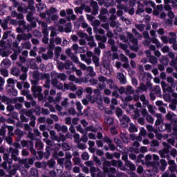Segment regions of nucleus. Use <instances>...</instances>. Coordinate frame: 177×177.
<instances>
[{
	"label": "nucleus",
	"instance_id": "f257e3e1",
	"mask_svg": "<svg viewBox=\"0 0 177 177\" xmlns=\"http://www.w3.org/2000/svg\"><path fill=\"white\" fill-rule=\"evenodd\" d=\"M116 115H118V118L120 120V122L123 127H128V124L129 123V118L127 115H123L121 118L120 117L122 115V109L118 108L116 110Z\"/></svg>",
	"mask_w": 177,
	"mask_h": 177
},
{
	"label": "nucleus",
	"instance_id": "f03ea898",
	"mask_svg": "<svg viewBox=\"0 0 177 177\" xmlns=\"http://www.w3.org/2000/svg\"><path fill=\"white\" fill-rule=\"evenodd\" d=\"M32 91L35 97H37L39 100H42V93H41L42 92V88L41 86L34 85L32 86Z\"/></svg>",
	"mask_w": 177,
	"mask_h": 177
},
{
	"label": "nucleus",
	"instance_id": "7ed1b4c3",
	"mask_svg": "<svg viewBox=\"0 0 177 177\" xmlns=\"http://www.w3.org/2000/svg\"><path fill=\"white\" fill-rule=\"evenodd\" d=\"M127 35L130 41H131L133 44V46H131V49H132V50H135L136 52L138 51V50L139 49V48L138 47V39H133V37L131 33H127Z\"/></svg>",
	"mask_w": 177,
	"mask_h": 177
},
{
	"label": "nucleus",
	"instance_id": "20e7f679",
	"mask_svg": "<svg viewBox=\"0 0 177 177\" xmlns=\"http://www.w3.org/2000/svg\"><path fill=\"white\" fill-rule=\"evenodd\" d=\"M168 17L169 19H166L165 21L166 23V26H171V24H172V19L175 17V15L172 11H169Z\"/></svg>",
	"mask_w": 177,
	"mask_h": 177
},
{
	"label": "nucleus",
	"instance_id": "39448f33",
	"mask_svg": "<svg viewBox=\"0 0 177 177\" xmlns=\"http://www.w3.org/2000/svg\"><path fill=\"white\" fill-rule=\"evenodd\" d=\"M10 153H12V158L14 161H17V154H19V150L17 149L10 148Z\"/></svg>",
	"mask_w": 177,
	"mask_h": 177
},
{
	"label": "nucleus",
	"instance_id": "423d86ee",
	"mask_svg": "<svg viewBox=\"0 0 177 177\" xmlns=\"http://www.w3.org/2000/svg\"><path fill=\"white\" fill-rule=\"evenodd\" d=\"M118 78L120 84H127V79L123 73H118Z\"/></svg>",
	"mask_w": 177,
	"mask_h": 177
},
{
	"label": "nucleus",
	"instance_id": "0eeeda50",
	"mask_svg": "<svg viewBox=\"0 0 177 177\" xmlns=\"http://www.w3.org/2000/svg\"><path fill=\"white\" fill-rule=\"evenodd\" d=\"M22 162L25 165L26 168H28V165H32L34 164V160L32 158L30 159H25L22 161Z\"/></svg>",
	"mask_w": 177,
	"mask_h": 177
},
{
	"label": "nucleus",
	"instance_id": "6e6552de",
	"mask_svg": "<svg viewBox=\"0 0 177 177\" xmlns=\"http://www.w3.org/2000/svg\"><path fill=\"white\" fill-rule=\"evenodd\" d=\"M162 127H164V129H160V132L165 131V129H167L168 132H171V129H172L171 124H162Z\"/></svg>",
	"mask_w": 177,
	"mask_h": 177
},
{
	"label": "nucleus",
	"instance_id": "1a4fd4ad",
	"mask_svg": "<svg viewBox=\"0 0 177 177\" xmlns=\"http://www.w3.org/2000/svg\"><path fill=\"white\" fill-rule=\"evenodd\" d=\"M169 152V149H168V148H166L162 151H160L159 154L160 155V157H162V158H165V157L168 156Z\"/></svg>",
	"mask_w": 177,
	"mask_h": 177
},
{
	"label": "nucleus",
	"instance_id": "9d476101",
	"mask_svg": "<svg viewBox=\"0 0 177 177\" xmlns=\"http://www.w3.org/2000/svg\"><path fill=\"white\" fill-rule=\"evenodd\" d=\"M31 34H23V35H18L17 39H30L31 38Z\"/></svg>",
	"mask_w": 177,
	"mask_h": 177
},
{
	"label": "nucleus",
	"instance_id": "9b49d317",
	"mask_svg": "<svg viewBox=\"0 0 177 177\" xmlns=\"http://www.w3.org/2000/svg\"><path fill=\"white\" fill-rule=\"evenodd\" d=\"M59 82H57V79H53L52 80V84L53 85V86H56V88H58V89H63V84H59V85H57Z\"/></svg>",
	"mask_w": 177,
	"mask_h": 177
},
{
	"label": "nucleus",
	"instance_id": "f8f14e48",
	"mask_svg": "<svg viewBox=\"0 0 177 177\" xmlns=\"http://www.w3.org/2000/svg\"><path fill=\"white\" fill-rule=\"evenodd\" d=\"M81 59L83 60V62H85L87 63V64H91L92 63V59L90 58H86V56L84 54L80 55Z\"/></svg>",
	"mask_w": 177,
	"mask_h": 177
},
{
	"label": "nucleus",
	"instance_id": "ddd939ff",
	"mask_svg": "<svg viewBox=\"0 0 177 177\" xmlns=\"http://www.w3.org/2000/svg\"><path fill=\"white\" fill-rule=\"evenodd\" d=\"M43 136H44V138H46L44 140V142H46V143L48 145V146H50L52 145V141L48 139V136H49V134L48 133V132L46 131L43 132Z\"/></svg>",
	"mask_w": 177,
	"mask_h": 177
},
{
	"label": "nucleus",
	"instance_id": "4468645a",
	"mask_svg": "<svg viewBox=\"0 0 177 177\" xmlns=\"http://www.w3.org/2000/svg\"><path fill=\"white\" fill-rule=\"evenodd\" d=\"M1 64L2 67L8 68V67H10V61L9 59H3Z\"/></svg>",
	"mask_w": 177,
	"mask_h": 177
},
{
	"label": "nucleus",
	"instance_id": "2eb2a0df",
	"mask_svg": "<svg viewBox=\"0 0 177 177\" xmlns=\"http://www.w3.org/2000/svg\"><path fill=\"white\" fill-rule=\"evenodd\" d=\"M145 135H146V130L144 128H142L140 129V136L137 138V140H138L139 142H142L141 136H145Z\"/></svg>",
	"mask_w": 177,
	"mask_h": 177
},
{
	"label": "nucleus",
	"instance_id": "dca6fc26",
	"mask_svg": "<svg viewBox=\"0 0 177 177\" xmlns=\"http://www.w3.org/2000/svg\"><path fill=\"white\" fill-rule=\"evenodd\" d=\"M41 25L42 26V27L44 28V29L43 30L44 37H48L49 32H48V29L46 28V24L41 22Z\"/></svg>",
	"mask_w": 177,
	"mask_h": 177
},
{
	"label": "nucleus",
	"instance_id": "f3484780",
	"mask_svg": "<svg viewBox=\"0 0 177 177\" xmlns=\"http://www.w3.org/2000/svg\"><path fill=\"white\" fill-rule=\"evenodd\" d=\"M156 117H157V120L156 121L155 124L156 125H160V124L162 122V118L161 116V114L157 113L156 114Z\"/></svg>",
	"mask_w": 177,
	"mask_h": 177
},
{
	"label": "nucleus",
	"instance_id": "a211bd4d",
	"mask_svg": "<svg viewBox=\"0 0 177 177\" xmlns=\"http://www.w3.org/2000/svg\"><path fill=\"white\" fill-rule=\"evenodd\" d=\"M55 77H57V78H59V80H62V81H66V80H67V76H66V74L64 73L55 75Z\"/></svg>",
	"mask_w": 177,
	"mask_h": 177
},
{
	"label": "nucleus",
	"instance_id": "6ab92c4d",
	"mask_svg": "<svg viewBox=\"0 0 177 177\" xmlns=\"http://www.w3.org/2000/svg\"><path fill=\"white\" fill-rule=\"evenodd\" d=\"M106 82L109 85H110L111 89H117L118 88V87H116V86L114 85V83L113 82L112 80H108Z\"/></svg>",
	"mask_w": 177,
	"mask_h": 177
},
{
	"label": "nucleus",
	"instance_id": "aec40b11",
	"mask_svg": "<svg viewBox=\"0 0 177 177\" xmlns=\"http://www.w3.org/2000/svg\"><path fill=\"white\" fill-rule=\"evenodd\" d=\"M104 122L107 125H113L114 120L111 118H107L104 119Z\"/></svg>",
	"mask_w": 177,
	"mask_h": 177
},
{
	"label": "nucleus",
	"instance_id": "412c9836",
	"mask_svg": "<svg viewBox=\"0 0 177 177\" xmlns=\"http://www.w3.org/2000/svg\"><path fill=\"white\" fill-rule=\"evenodd\" d=\"M129 131V132H138V129L134 126L133 124H130Z\"/></svg>",
	"mask_w": 177,
	"mask_h": 177
},
{
	"label": "nucleus",
	"instance_id": "4be33fe9",
	"mask_svg": "<svg viewBox=\"0 0 177 177\" xmlns=\"http://www.w3.org/2000/svg\"><path fill=\"white\" fill-rule=\"evenodd\" d=\"M87 71L90 72L91 77H95L96 73L93 71V68L91 66H88L87 68Z\"/></svg>",
	"mask_w": 177,
	"mask_h": 177
},
{
	"label": "nucleus",
	"instance_id": "5701e85b",
	"mask_svg": "<svg viewBox=\"0 0 177 177\" xmlns=\"http://www.w3.org/2000/svg\"><path fill=\"white\" fill-rule=\"evenodd\" d=\"M11 73L13 75H19V74H20V69L17 68H12Z\"/></svg>",
	"mask_w": 177,
	"mask_h": 177
},
{
	"label": "nucleus",
	"instance_id": "b1692460",
	"mask_svg": "<svg viewBox=\"0 0 177 177\" xmlns=\"http://www.w3.org/2000/svg\"><path fill=\"white\" fill-rule=\"evenodd\" d=\"M169 165H172L171 167V171H175V160H170L168 162Z\"/></svg>",
	"mask_w": 177,
	"mask_h": 177
},
{
	"label": "nucleus",
	"instance_id": "393cba45",
	"mask_svg": "<svg viewBox=\"0 0 177 177\" xmlns=\"http://www.w3.org/2000/svg\"><path fill=\"white\" fill-rule=\"evenodd\" d=\"M1 74L3 77H8L9 73L8 72V70L6 69H1Z\"/></svg>",
	"mask_w": 177,
	"mask_h": 177
},
{
	"label": "nucleus",
	"instance_id": "a878e982",
	"mask_svg": "<svg viewBox=\"0 0 177 177\" xmlns=\"http://www.w3.org/2000/svg\"><path fill=\"white\" fill-rule=\"evenodd\" d=\"M93 62L95 63V66H99V58L97 56L93 57Z\"/></svg>",
	"mask_w": 177,
	"mask_h": 177
},
{
	"label": "nucleus",
	"instance_id": "bb28decb",
	"mask_svg": "<svg viewBox=\"0 0 177 177\" xmlns=\"http://www.w3.org/2000/svg\"><path fill=\"white\" fill-rule=\"evenodd\" d=\"M166 117H167V120H172V118H174V117H175V114H174V113L169 112L166 115Z\"/></svg>",
	"mask_w": 177,
	"mask_h": 177
},
{
	"label": "nucleus",
	"instance_id": "cd10ccee",
	"mask_svg": "<svg viewBox=\"0 0 177 177\" xmlns=\"http://www.w3.org/2000/svg\"><path fill=\"white\" fill-rule=\"evenodd\" d=\"M71 66H73V62H71V61H67L65 64V68H66V70H68L70 67H71Z\"/></svg>",
	"mask_w": 177,
	"mask_h": 177
},
{
	"label": "nucleus",
	"instance_id": "c85d7f7f",
	"mask_svg": "<svg viewBox=\"0 0 177 177\" xmlns=\"http://www.w3.org/2000/svg\"><path fill=\"white\" fill-rule=\"evenodd\" d=\"M65 32H71V24L68 23L67 27L65 28Z\"/></svg>",
	"mask_w": 177,
	"mask_h": 177
},
{
	"label": "nucleus",
	"instance_id": "c756f323",
	"mask_svg": "<svg viewBox=\"0 0 177 177\" xmlns=\"http://www.w3.org/2000/svg\"><path fill=\"white\" fill-rule=\"evenodd\" d=\"M49 30H50V37H55L56 35V29L55 28H49Z\"/></svg>",
	"mask_w": 177,
	"mask_h": 177
},
{
	"label": "nucleus",
	"instance_id": "7c9ffc66",
	"mask_svg": "<svg viewBox=\"0 0 177 177\" xmlns=\"http://www.w3.org/2000/svg\"><path fill=\"white\" fill-rule=\"evenodd\" d=\"M122 102H131L132 100V97L131 95L127 96L125 98H122Z\"/></svg>",
	"mask_w": 177,
	"mask_h": 177
},
{
	"label": "nucleus",
	"instance_id": "2f4dec72",
	"mask_svg": "<svg viewBox=\"0 0 177 177\" xmlns=\"http://www.w3.org/2000/svg\"><path fill=\"white\" fill-rule=\"evenodd\" d=\"M30 55L35 57L37 56V48H34V50H31L30 52Z\"/></svg>",
	"mask_w": 177,
	"mask_h": 177
},
{
	"label": "nucleus",
	"instance_id": "473e14b6",
	"mask_svg": "<svg viewBox=\"0 0 177 177\" xmlns=\"http://www.w3.org/2000/svg\"><path fill=\"white\" fill-rule=\"evenodd\" d=\"M28 3L30 9H34V0H28Z\"/></svg>",
	"mask_w": 177,
	"mask_h": 177
},
{
	"label": "nucleus",
	"instance_id": "72a5a7b5",
	"mask_svg": "<svg viewBox=\"0 0 177 177\" xmlns=\"http://www.w3.org/2000/svg\"><path fill=\"white\" fill-rule=\"evenodd\" d=\"M76 106H77V109L79 111H81V110H82V105L81 104V102L77 101L75 103Z\"/></svg>",
	"mask_w": 177,
	"mask_h": 177
},
{
	"label": "nucleus",
	"instance_id": "f704fd0d",
	"mask_svg": "<svg viewBox=\"0 0 177 177\" xmlns=\"http://www.w3.org/2000/svg\"><path fill=\"white\" fill-rule=\"evenodd\" d=\"M151 42L153 44H156V46H160V41H158V39H157L156 38H152L151 39Z\"/></svg>",
	"mask_w": 177,
	"mask_h": 177
},
{
	"label": "nucleus",
	"instance_id": "c9c22d12",
	"mask_svg": "<svg viewBox=\"0 0 177 177\" xmlns=\"http://www.w3.org/2000/svg\"><path fill=\"white\" fill-rule=\"evenodd\" d=\"M57 67H58L59 70H63L64 68H66V65H64L62 62H59L57 64Z\"/></svg>",
	"mask_w": 177,
	"mask_h": 177
},
{
	"label": "nucleus",
	"instance_id": "e433bc0d",
	"mask_svg": "<svg viewBox=\"0 0 177 177\" xmlns=\"http://www.w3.org/2000/svg\"><path fill=\"white\" fill-rule=\"evenodd\" d=\"M82 158H83V160H89V155L88 154V153L84 152L82 153Z\"/></svg>",
	"mask_w": 177,
	"mask_h": 177
},
{
	"label": "nucleus",
	"instance_id": "4c0bfd02",
	"mask_svg": "<svg viewBox=\"0 0 177 177\" xmlns=\"http://www.w3.org/2000/svg\"><path fill=\"white\" fill-rule=\"evenodd\" d=\"M19 78L22 81H26V80H27V73H24L22 75H20Z\"/></svg>",
	"mask_w": 177,
	"mask_h": 177
},
{
	"label": "nucleus",
	"instance_id": "58836bf2",
	"mask_svg": "<svg viewBox=\"0 0 177 177\" xmlns=\"http://www.w3.org/2000/svg\"><path fill=\"white\" fill-rule=\"evenodd\" d=\"M77 35H79V37H80V38H86V37H87L86 33H84L82 32H78Z\"/></svg>",
	"mask_w": 177,
	"mask_h": 177
},
{
	"label": "nucleus",
	"instance_id": "ea45409f",
	"mask_svg": "<svg viewBox=\"0 0 177 177\" xmlns=\"http://www.w3.org/2000/svg\"><path fill=\"white\" fill-rule=\"evenodd\" d=\"M147 120L148 121V122H150L151 124L154 122V119L153 118V117L149 115L147 116Z\"/></svg>",
	"mask_w": 177,
	"mask_h": 177
},
{
	"label": "nucleus",
	"instance_id": "a19ab883",
	"mask_svg": "<svg viewBox=\"0 0 177 177\" xmlns=\"http://www.w3.org/2000/svg\"><path fill=\"white\" fill-rule=\"evenodd\" d=\"M136 28H138V30H139L140 31H143V30H145V25L143 24L136 25Z\"/></svg>",
	"mask_w": 177,
	"mask_h": 177
},
{
	"label": "nucleus",
	"instance_id": "79ce46f5",
	"mask_svg": "<svg viewBox=\"0 0 177 177\" xmlns=\"http://www.w3.org/2000/svg\"><path fill=\"white\" fill-rule=\"evenodd\" d=\"M148 110L149 111V113H151V114H154V108H153V106L151 105H148Z\"/></svg>",
	"mask_w": 177,
	"mask_h": 177
},
{
	"label": "nucleus",
	"instance_id": "37998d69",
	"mask_svg": "<svg viewBox=\"0 0 177 177\" xmlns=\"http://www.w3.org/2000/svg\"><path fill=\"white\" fill-rule=\"evenodd\" d=\"M60 52H62V48L56 47L55 48V55H57V56H59V55H60Z\"/></svg>",
	"mask_w": 177,
	"mask_h": 177
},
{
	"label": "nucleus",
	"instance_id": "c03bdc74",
	"mask_svg": "<svg viewBox=\"0 0 177 177\" xmlns=\"http://www.w3.org/2000/svg\"><path fill=\"white\" fill-rule=\"evenodd\" d=\"M86 93H88V95H92L93 92V90L92 89V88L91 87H87L86 88Z\"/></svg>",
	"mask_w": 177,
	"mask_h": 177
},
{
	"label": "nucleus",
	"instance_id": "a18cd8bd",
	"mask_svg": "<svg viewBox=\"0 0 177 177\" xmlns=\"http://www.w3.org/2000/svg\"><path fill=\"white\" fill-rule=\"evenodd\" d=\"M86 132H88V131H92V132H96V129H95V128H93V126H90V127L86 128Z\"/></svg>",
	"mask_w": 177,
	"mask_h": 177
},
{
	"label": "nucleus",
	"instance_id": "49530a36",
	"mask_svg": "<svg viewBox=\"0 0 177 177\" xmlns=\"http://www.w3.org/2000/svg\"><path fill=\"white\" fill-rule=\"evenodd\" d=\"M46 6L45 4H37V8L38 9V10H42V9H44V8H45Z\"/></svg>",
	"mask_w": 177,
	"mask_h": 177
},
{
	"label": "nucleus",
	"instance_id": "de8ad7c7",
	"mask_svg": "<svg viewBox=\"0 0 177 177\" xmlns=\"http://www.w3.org/2000/svg\"><path fill=\"white\" fill-rule=\"evenodd\" d=\"M71 60H73L74 63H80V60L78 59V57H77L76 56H72Z\"/></svg>",
	"mask_w": 177,
	"mask_h": 177
},
{
	"label": "nucleus",
	"instance_id": "09e8293b",
	"mask_svg": "<svg viewBox=\"0 0 177 177\" xmlns=\"http://www.w3.org/2000/svg\"><path fill=\"white\" fill-rule=\"evenodd\" d=\"M67 102H68V100L67 98H65L64 101L62 102V106L64 107H67Z\"/></svg>",
	"mask_w": 177,
	"mask_h": 177
},
{
	"label": "nucleus",
	"instance_id": "8fccbe9b",
	"mask_svg": "<svg viewBox=\"0 0 177 177\" xmlns=\"http://www.w3.org/2000/svg\"><path fill=\"white\" fill-rule=\"evenodd\" d=\"M164 99L166 100V102H171V95H164Z\"/></svg>",
	"mask_w": 177,
	"mask_h": 177
},
{
	"label": "nucleus",
	"instance_id": "3c124183",
	"mask_svg": "<svg viewBox=\"0 0 177 177\" xmlns=\"http://www.w3.org/2000/svg\"><path fill=\"white\" fill-rule=\"evenodd\" d=\"M55 164H56V162L53 159H51L48 161V165H50V167H53Z\"/></svg>",
	"mask_w": 177,
	"mask_h": 177
},
{
	"label": "nucleus",
	"instance_id": "603ef678",
	"mask_svg": "<svg viewBox=\"0 0 177 177\" xmlns=\"http://www.w3.org/2000/svg\"><path fill=\"white\" fill-rule=\"evenodd\" d=\"M147 129H148L149 132H154V128L151 125H147Z\"/></svg>",
	"mask_w": 177,
	"mask_h": 177
},
{
	"label": "nucleus",
	"instance_id": "864d4df0",
	"mask_svg": "<svg viewBox=\"0 0 177 177\" xmlns=\"http://www.w3.org/2000/svg\"><path fill=\"white\" fill-rule=\"evenodd\" d=\"M76 129L78 132H80V133H84V130H82V127H81V125H77L76 127Z\"/></svg>",
	"mask_w": 177,
	"mask_h": 177
},
{
	"label": "nucleus",
	"instance_id": "5fc2aeb1",
	"mask_svg": "<svg viewBox=\"0 0 177 177\" xmlns=\"http://www.w3.org/2000/svg\"><path fill=\"white\" fill-rule=\"evenodd\" d=\"M75 12L77 14L80 13L81 15V13H82V9L81 8H75Z\"/></svg>",
	"mask_w": 177,
	"mask_h": 177
},
{
	"label": "nucleus",
	"instance_id": "6e6d98bb",
	"mask_svg": "<svg viewBox=\"0 0 177 177\" xmlns=\"http://www.w3.org/2000/svg\"><path fill=\"white\" fill-rule=\"evenodd\" d=\"M55 128L57 129V131H58V132H60V131H62V126H60V124H55Z\"/></svg>",
	"mask_w": 177,
	"mask_h": 177
},
{
	"label": "nucleus",
	"instance_id": "4d7b16f0",
	"mask_svg": "<svg viewBox=\"0 0 177 177\" xmlns=\"http://www.w3.org/2000/svg\"><path fill=\"white\" fill-rule=\"evenodd\" d=\"M162 51L163 52V53H167L169 51V48L168 46H165L162 48Z\"/></svg>",
	"mask_w": 177,
	"mask_h": 177
},
{
	"label": "nucleus",
	"instance_id": "13d9d810",
	"mask_svg": "<svg viewBox=\"0 0 177 177\" xmlns=\"http://www.w3.org/2000/svg\"><path fill=\"white\" fill-rule=\"evenodd\" d=\"M80 67L82 68V70H88V68L86 67V66L84 64H79Z\"/></svg>",
	"mask_w": 177,
	"mask_h": 177
},
{
	"label": "nucleus",
	"instance_id": "bf43d9fd",
	"mask_svg": "<svg viewBox=\"0 0 177 177\" xmlns=\"http://www.w3.org/2000/svg\"><path fill=\"white\" fill-rule=\"evenodd\" d=\"M161 85H162V88L163 91H165L166 88L168 86L167 85V84L165 83V82H164V81L161 82Z\"/></svg>",
	"mask_w": 177,
	"mask_h": 177
},
{
	"label": "nucleus",
	"instance_id": "052dcab7",
	"mask_svg": "<svg viewBox=\"0 0 177 177\" xmlns=\"http://www.w3.org/2000/svg\"><path fill=\"white\" fill-rule=\"evenodd\" d=\"M42 41L44 44H48V42H49V39L48 38V36H44L42 39Z\"/></svg>",
	"mask_w": 177,
	"mask_h": 177
},
{
	"label": "nucleus",
	"instance_id": "680f3d73",
	"mask_svg": "<svg viewBox=\"0 0 177 177\" xmlns=\"http://www.w3.org/2000/svg\"><path fill=\"white\" fill-rule=\"evenodd\" d=\"M55 44H56L57 45H59V44H62V39L59 38V37H57V38L55 39Z\"/></svg>",
	"mask_w": 177,
	"mask_h": 177
},
{
	"label": "nucleus",
	"instance_id": "e2e57ef3",
	"mask_svg": "<svg viewBox=\"0 0 177 177\" xmlns=\"http://www.w3.org/2000/svg\"><path fill=\"white\" fill-rule=\"evenodd\" d=\"M63 150H70V146L67 145V144H64L62 145Z\"/></svg>",
	"mask_w": 177,
	"mask_h": 177
},
{
	"label": "nucleus",
	"instance_id": "0e129e2a",
	"mask_svg": "<svg viewBox=\"0 0 177 177\" xmlns=\"http://www.w3.org/2000/svg\"><path fill=\"white\" fill-rule=\"evenodd\" d=\"M127 93H132V92H133L132 86H127Z\"/></svg>",
	"mask_w": 177,
	"mask_h": 177
},
{
	"label": "nucleus",
	"instance_id": "69168bd1",
	"mask_svg": "<svg viewBox=\"0 0 177 177\" xmlns=\"http://www.w3.org/2000/svg\"><path fill=\"white\" fill-rule=\"evenodd\" d=\"M8 84L13 85L15 84V80L12 78H10L7 80Z\"/></svg>",
	"mask_w": 177,
	"mask_h": 177
},
{
	"label": "nucleus",
	"instance_id": "338daca9",
	"mask_svg": "<svg viewBox=\"0 0 177 177\" xmlns=\"http://www.w3.org/2000/svg\"><path fill=\"white\" fill-rule=\"evenodd\" d=\"M81 139H82V142H84L85 143H86V142H88V137L86 136V135H84Z\"/></svg>",
	"mask_w": 177,
	"mask_h": 177
},
{
	"label": "nucleus",
	"instance_id": "774afa93",
	"mask_svg": "<svg viewBox=\"0 0 177 177\" xmlns=\"http://www.w3.org/2000/svg\"><path fill=\"white\" fill-rule=\"evenodd\" d=\"M151 145V146L155 147V146H158L159 143L158 142L157 140H153V141H152Z\"/></svg>",
	"mask_w": 177,
	"mask_h": 177
}]
</instances>
